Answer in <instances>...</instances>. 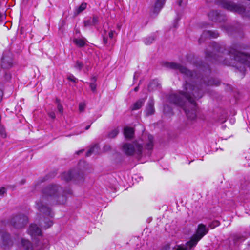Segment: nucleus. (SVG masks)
Wrapping results in <instances>:
<instances>
[{
    "mask_svg": "<svg viewBox=\"0 0 250 250\" xmlns=\"http://www.w3.org/2000/svg\"><path fill=\"white\" fill-rule=\"evenodd\" d=\"M165 67L179 71L185 76L184 89L186 92L180 91L178 94H171L168 96L170 103L182 107L188 119L194 120L196 118L197 104L194 99L201 98L204 94L203 87L206 85L217 86L220 83L218 79L204 77L196 72H191L180 64L165 62Z\"/></svg>",
    "mask_w": 250,
    "mask_h": 250,
    "instance_id": "1",
    "label": "nucleus"
},
{
    "mask_svg": "<svg viewBox=\"0 0 250 250\" xmlns=\"http://www.w3.org/2000/svg\"><path fill=\"white\" fill-rule=\"evenodd\" d=\"M209 47L212 50L205 51V58L214 63L230 65L233 61L240 62L250 68V54H247L238 51V47L234 46L226 49L223 44L217 42L211 43Z\"/></svg>",
    "mask_w": 250,
    "mask_h": 250,
    "instance_id": "2",
    "label": "nucleus"
},
{
    "mask_svg": "<svg viewBox=\"0 0 250 250\" xmlns=\"http://www.w3.org/2000/svg\"><path fill=\"white\" fill-rule=\"evenodd\" d=\"M42 196L36 201V208L42 214L53 217L54 214L49 205L64 204L68 195L72 194L70 189L63 190L58 184H51L42 190Z\"/></svg>",
    "mask_w": 250,
    "mask_h": 250,
    "instance_id": "3",
    "label": "nucleus"
},
{
    "mask_svg": "<svg viewBox=\"0 0 250 250\" xmlns=\"http://www.w3.org/2000/svg\"><path fill=\"white\" fill-rule=\"evenodd\" d=\"M153 137L148 134L146 137V142L144 146L137 141L133 142L132 144L125 143L123 145V149L125 153L129 156L136 155L137 157L140 158L144 153L145 155L149 154L150 151L153 148Z\"/></svg>",
    "mask_w": 250,
    "mask_h": 250,
    "instance_id": "4",
    "label": "nucleus"
},
{
    "mask_svg": "<svg viewBox=\"0 0 250 250\" xmlns=\"http://www.w3.org/2000/svg\"><path fill=\"white\" fill-rule=\"evenodd\" d=\"M14 65L13 55L9 49H6L3 53L0 60V80L6 82L11 79V74L9 70Z\"/></svg>",
    "mask_w": 250,
    "mask_h": 250,
    "instance_id": "5",
    "label": "nucleus"
},
{
    "mask_svg": "<svg viewBox=\"0 0 250 250\" xmlns=\"http://www.w3.org/2000/svg\"><path fill=\"white\" fill-rule=\"evenodd\" d=\"M208 228L203 224L198 225L196 233L194 234L189 241L186 243L185 246H179L177 248H173V250H188L193 248L197 243L208 232Z\"/></svg>",
    "mask_w": 250,
    "mask_h": 250,
    "instance_id": "6",
    "label": "nucleus"
},
{
    "mask_svg": "<svg viewBox=\"0 0 250 250\" xmlns=\"http://www.w3.org/2000/svg\"><path fill=\"white\" fill-rule=\"evenodd\" d=\"M216 3L218 6L231 12L241 15L243 17H250V11L241 4H237L226 0H216Z\"/></svg>",
    "mask_w": 250,
    "mask_h": 250,
    "instance_id": "7",
    "label": "nucleus"
},
{
    "mask_svg": "<svg viewBox=\"0 0 250 250\" xmlns=\"http://www.w3.org/2000/svg\"><path fill=\"white\" fill-rule=\"evenodd\" d=\"M28 218L24 214H19L13 216L10 221L11 225L16 229L24 228L28 223Z\"/></svg>",
    "mask_w": 250,
    "mask_h": 250,
    "instance_id": "8",
    "label": "nucleus"
},
{
    "mask_svg": "<svg viewBox=\"0 0 250 250\" xmlns=\"http://www.w3.org/2000/svg\"><path fill=\"white\" fill-rule=\"evenodd\" d=\"M62 178L64 181L68 182L72 179L75 181H83V175L82 173H76L75 170H70L68 172H64L62 174Z\"/></svg>",
    "mask_w": 250,
    "mask_h": 250,
    "instance_id": "9",
    "label": "nucleus"
},
{
    "mask_svg": "<svg viewBox=\"0 0 250 250\" xmlns=\"http://www.w3.org/2000/svg\"><path fill=\"white\" fill-rule=\"evenodd\" d=\"M209 19L212 21L220 23L225 21L226 20L225 15L220 14L217 11L212 10L208 14Z\"/></svg>",
    "mask_w": 250,
    "mask_h": 250,
    "instance_id": "10",
    "label": "nucleus"
},
{
    "mask_svg": "<svg viewBox=\"0 0 250 250\" xmlns=\"http://www.w3.org/2000/svg\"><path fill=\"white\" fill-rule=\"evenodd\" d=\"M0 244L7 248L13 245V242L8 233L0 229Z\"/></svg>",
    "mask_w": 250,
    "mask_h": 250,
    "instance_id": "11",
    "label": "nucleus"
},
{
    "mask_svg": "<svg viewBox=\"0 0 250 250\" xmlns=\"http://www.w3.org/2000/svg\"><path fill=\"white\" fill-rule=\"evenodd\" d=\"M219 36V34L217 31H204L201 36V37L199 38L198 42L199 43H201L207 38H216Z\"/></svg>",
    "mask_w": 250,
    "mask_h": 250,
    "instance_id": "12",
    "label": "nucleus"
},
{
    "mask_svg": "<svg viewBox=\"0 0 250 250\" xmlns=\"http://www.w3.org/2000/svg\"><path fill=\"white\" fill-rule=\"evenodd\" d=\"M28 233L33 238H36L42 235L41 229L37 225L33 224L30 225L28 229Z\"/></svg>",
    "mask_w": 250,
    "mask_h": 250,
    "instance_id": "13",
    "label": "nucleus"
},
{
    "mask_svg": "<svg viewBox=\"0 0 250 250\" xmlns=\"http://www.w3.org/2000/svg\"><path fill=\"white\" fill-rule=\"evenodd\" d=\"M154 102L153 99H150L147 104V105L145 110L146 114V116H149L153 114L155 112V109L154 107Z\"/></svg>",
    "mask_w": 250,
    "mask_h": 250,
    "instance_id": "14",
    "label": "nucleus"
},
{
    "mask_svg": "<svg viewBox=\"0 0 250 250\" xmlns=\"http://www.w3.org/2000/svg\"><path fill=\"white\" fill-rule=\"evenodd\" d=\"M166 0H157L153 8V13L157 14L165 3Z\"/></svg>",
    "mask_w": 250,
    "mask_h": 250,
    "instance_id": "15",
    "label": "nucleus"
},
{
    "mask_svg": "<svg viewBox=\"0 0 250 250\" xmlns=\"http://www.w3.org/2000/svg\"><path fill=\"white\" fill-rule=\"evenodd\" d=\"M134 131L133 128L125 127L124 129V134L125 137L128 139H131L134 137Z\"/></svg>",
    "mask_w": 250,
    "mask_h": 250,
    "instance_id": "16",
    "label": "nucleus"
},
{
    "mask_svg": "<svg viewBox=\"0 0 250 250\" xmlns=\"http://www.w3.org/2000/svg\"><path fill=\"white\" fill-rule=\"evenodd\" d=\"M87 40L84 38L80 39H74L73 40L74 43L79 47L82 48L86 44Z\"/></svg>",
    "mask_w": 250,
    "mask_h": 250,
    "instance_id": "17",
    "label": "nucleus"
},
{
    "mask_svg": "<svg viewBox=\"0 0 250 250\" xmlns=\"http://www.w3.org/2000/svg\"><path fill=\"white\" fill-rule=\"evenodd\" d=\"M145 102V99H141L135 102L132 107V110H136L140 109L144 104Z\"/></svg>",
    "mask_w": 250,
    "mask_h": 250,
    "instance_id": "18",
    "label": "nucleus"
},
{
    "mask_svg": "<svg viewBox=\"0 0 250 250\" xmlns=\"http://www.w3.org/2000/svg\"><path fill=\"white\" fill-rule=\"evenodd\" d=\"M21 245L24 250H30L32 248L31 243L27 240L22 239L21 240Z\"/></svg>",
    "mask_w": 250,
    "mask_h": 250,
    "instance_id": "19",
    "label": "nucleus"
},
{
    "mask_svg": "<svg viewBox=\"0 0 250 250\" xmlns=\"http://www.w3.org/2000/svg\"><path fill=\"white\" fill-rule=\"evenodd\" d=\"M156 39V36L155 35H151V36L146 37L144 39L143 42L146 45H150L151 44L153 41Z\"/></svg>",
    "mask_w": 250,
    "mask_h": 250,
    "instance_id": "20",
    "label": "nucleus"
},
{
    "mask_svg": "<svg viewBox=\"0 0 250 250\" xmlns=\"http://www.w3.org/2000/svg\"><path fill=\"white\" fill-rule=\"evenodd\" d=\"M232 240L234 244H236L239 242H242L244 240L245 238L243 236L239 234H234L231 237Z\"/></svg>",
    "mask_w": 250,
    "mask_h": 250,
    "instance_id": "21",
    "label": "nucleus"
},
{
    "mask_svg": "<svg viewBox=\"0 0 250 250\" xmlns=\"http://www.w3.org/2000/svg\"><path fill=\"white\" fill-rule=\"evenodd\" d=\"M222 28L228 33H231L233 31L236 30L233 26L230 25L225 24L222 26Z\"/></svg>",
    "mask_w": 250,
    "mask_h": 250,
    "instance_id": "22",
    "label": "nucleus"
},
{
    "mask_svg": "<svg viewBox=\"0 0 250 250\" xmlns=\"http://www.w3.org/2000/svg\"><path fill=\"white\" fill-rule=\"evenodd\" d=\"M87 4L86 3H82L77 8H76L75 13L79 14L85 10L86 8Z\"/></svg>",
    "mask_w": 250,
    "mask_h": 250,
    "instance_id": "23",
    "label": "nucleus"
},
{
    "mask_svg": "<svg viewBox=\"0 0 250 250\" xmlns=\"http://www.w3.org/2000/svg\"><path fill=\"white\" fill-rule=\"evenodd\" d=\"M99 146L98 144H95L93 146H91L86 153V156H90L94 152L95 149H98Z\"/></svg>",
    "mask_w": 250,
    "mask_h": 250,
    "instance_id": "24",
    "label": "nucleus"
},
{
    "mask_svg": "<svg viewBox=\"0 0 250 250\" xmlns=\"http://www.w3.org/2000/svg\"><path fill=\"white\" fill-rule=\"evenodd\" d=\"M119 132L118 128H114L108 133L107 136L109 138H113L118 134Z\"/></svg>",
    "mask_w": 250,
    "mask_h": 250,
    "instance_id": "25",
    "label": "nucleus"
},
{
    "mask_svg": "<svg viewBox=\"0 0 250 250\" xmlns=\"http://www.w3.org/2000/svg\"><path fill=\"white\" fill-rule=\"evenodd\" d=\"M220 224V222L218 220H214L212 222L209 224L208 228H210V229H213L215 227L219 226Z\"/></svg>",
    "mask_w": 250,
    "mask_h": 250,
    "instance_id": "26",
    "label": "nucleus"
},
{
    "mask_svg": "<svg viewBox=\"0 0 250 250\" xmlns=\"http://www.w3.org/2000/svg\"><path fill=\"white\" fill-rule=\"evenodd\" d=\"M158 86L157 84V82L155 81H153L151 82L148 86V88L149 90H152L155 88H157Z\"/></svg>",
    "mask_w": 250,
    "mask_h": 250,
    "instance_id": "27",
    "label": "nucleus"
},
{
    "mask_svg": "<svg viewBox=\"0 0 250 250\" xmlns=\"http://www.w3.org/2000/svg\"><path fill=\"white\" fill-rule=\"evenodd\" d=\"M199 66L200 68L202 69L204 71H208L210 72V68L209 67V66L208 64H203V62H201V64L199 65Z\"/></svg>",
    "mask_w": 250,
    "mask_h": 250,
    "instance_id": "28",
    "label": "nucleus"
},
{
    "mask_svg": "<svg viewBox=\"0 0 250 250\" xmlns=\"http://www.w3.org/2000/svg\"><path fill=\"white\" fill-rule=\"evenodd\" d=\"M45 225L43 227L46 229L50 227L53 225L52 221L50 219H46L45 220Z\"/></svg>",
    "mask_w": 250,
    "mask_h": 250,
    "instance_id": "29",
    "label": "nucleus"
},
{
    "mask_svg": "<svg viewBox=\"0 0 250 250\" xmlns=\"http://www.w3.org/2000/svg\"><path fill=\"white\" fill-rule=\"evenodd\" d=\"M83 67V63L80 62L79 61H77L75 63V64L74 65V67L77 69H78L79 71H81L82 69V68Z\"/></svg>",
    "mask_w": 250,
    "mask_h": 250,
    "instance_id": "30",
    "label": "nucleus"
},
{
    "mask_svg": "<svg viewBox=\"0 0 250 250\" xmlns=\"http://www.w3.org/2000/svg\"><path fill=\"white\" fill-rule=\"evenodd\" d=\"M93 79L94 82H92V83H89V86H90V87L91 90L92 91L94 92L96 90V89L97 85H96V83H95L96 79L94 78H93Z\"/></svg>",
    "mask_w": 250,
    "mask_h": 250,
    "instance_id": "31",
    "label": "nucleus"
},
{
    "mask_svg": "<svg viewBox=\"0 0 250 250\" xmlns=\"http://www.w3.org/2000/svg\"><path fill=\"white\" fill-rule=\"evenodd\" d=\"M0 134L3 138H5L6 137V134L5 132V128L3 127V126L2 125L0 124Z\"/></svg>",
    "mask_w": 250,
    "mask_h": 250,
    "instance_id": "32",
    "label": "nucleus"
},
{
    "mask_svg": "<svg viewBox=\"0 0 250 250\" xmlns=\"http://www.w3.org/2000/svg\"><path fill=\"white\" fill-rule=\"evenodd\" d=\"M85 107V104L84 102H81L79 105V110L80 112H83Z\"/></svg>",
    "mask_w": 250,
    "mask_h": 250,
    "instance_id": "33",
    "label": "nucleus"
},
{
    "mask_svg": "<svg viewBox=\"0 0 250 250\" xmlns=\"http://www.w3.org/2000/svg\"><path fill=\"white\" fill-rule=\"evenodd\" d=\"M84 26H85V27L94 25L93 24V23H92V21H91V20H90V19L87 20H85L84 21Z\"/></svg>",
    "mask_w": 250,
    "mask_h": 250,
    "instance_id": "34",
    "label": "nucleus"
},
{
    "mask_svg": "<svg viewBox=\"0 0 250 250\" xmlns=\"http://www.w3.org/2000/svg\"><path fill=\"white\" fill-rule=\"evenodd\" d=\"M67 79L70 81L74 83H77V79L73 75H69Z\"/></svg>",
    "mask_w": 250,
    "mask_h": 250,
    "instance_id": "35",
    "label": "nucleus"
},
{
    "mask_svg": "<svg viewBox=\"0 0 250 250\" xmlns=\"http://www.w3.org/2000/svg\"><path fill=\"white\" fill-rule=\"evenodd\" d=\"M90 20L94 25H96L98 22V18L97 16H93Z\"/></svg>",
    "mask_w": 250,
    "mask_h": 250,
    "instance_id": "36",
    "label": "nucleus"
},
{
    "mask_svg": "<svg viewBox=\"0 0 250 250\" xmlns=\"http://www.w3.org/2000/svg\"><path fill=\"white\" fill-rule=\"evenodd\" d=\"M5 193H6V189L4 187L0 188V196H3Z\"/></svg>",
    "mask_w": 250,
    "mask_h": 250,
    "instance_id": "37",
    "label": "nucleus"
},
{
    "mask_svg": "<svg viewBox=\"0 0 250 250\" xmlns=\"http://www.w3.org/2000/svg\"><path fill=\"white\" fill-rule=\"evenodd\" d=\"M57 109L61 114H62L63 108L62 106L60 103H59L57 105Z\"/></svg>",
    "mask_w": 250,
    "mask_h": 250,
    "instance_id": "38",
    "label": "nucleus"
},
{
    "mask_svg": "<svg viewBox=\"0 0 250 250\" xmlns=\"http://www.w3.org/2000/svg\"><path fill=\"white\" fill-rule=\"evenodd\" d=\"M48 116L50 118H51L52 119H54L55 118V114L54 112H50L48 113Z\"/></svg>",
    "mask_w": 250,
    "mask_h": 250,
    "instance_id": "39",
    "label": "nucleus"
},
{
    "mask_svg": "<svg viewBox=\"0 0 250 250\" xmlns=\"http://www.w3.org/2000/svg\"><path fill=\"white\" fill-rule=\"evenodd\" d=\"M114 33H115V31H112V30H111L108 33V36H109L110 39H112L113 38Z\"/></svg>",
    "mask_w": 250,
    "mask_h": 250,
    "instance_id": "40",
    "label": "nucleus"
},
{
    "mask_svg": "<svg viewBox=\"0 0 250 250\" xmlns=\"http://www.w3.org/2000/svg\"><path fill=\"white\" fill-rule=\"evenodd\" d=\"M170 249V244H167L166 245L165 247L164 248V249L163 250H168Z\"/></svg>",
    "mask_w": 250,
    "mask_h": 250,
    "instance_id": "41",
    "label": "nucleus"
},
{
    "mask_svg": "<svg viewBox=\"0 0 250 250\" xmlns=\"http://www.w3.org/2000/svg\"><path fill=\"white\" fill-rule=\"evenodd\" d=\"M103 41L105 44H107L108 42V38L105 36L103 37Z\"/></svg>",
    "mask_w": 250,
    "mask_h": 250,
    "instance_id": "42",
    "label": "nucleus"
},
{
    "mask_svg": "<svg viewBox=\"0 0 250 250\" xmlns=\"http://www.w3.org/2000/svg\"><path fill=\"white\" fill-rule=\"evenodd\" d=\"M3 96V91L1 89H0V104L1 102Z\"/></svg>",
    "mask_w": 250,
    "mask_h": 250,
    "instance_id": "43",
    "label": "nucleus"
},
{
    "mask_svg": "<svg viewBox=\"0 0 250 250\" xmlns=\"http://www.w3.org/2000/svg\"><path fill=\"white\" fill-rule=\"evenodd\" d=\"M83 150H84L83 149H82V150H79V151H77V152H76V153H77V154L79 155V154H80V153H82V152L83 151Z\"/></svg>",
    "mask_w": 250,
    "mask_h": 250,
    "instance_id": "44",
    "label": "nucleus"
},
{
    "mask_svg": "<svg viewBox=\"0 0 250 250\" xmlns=\"http://www.w3.org/2000/svg\"><path fill=\"white\" fill-rule=\"evenodd\" d=\"M182 0H178V5L180 6H182Z\"/></svg>",
    "mask_w": 250,
    "mask_h": 250,
    "instance_id": "45",
    "label": "nucleus"
},
{
    "mask_svg": "<svg viewBox=\"0 0 250 250\" xmlns=\"http://www.w3.org/2000/svg\"><path fill=\"white\" fill-rule=\"evenodd\" d=\"M139 90V86H136V87H135L134 90V91L135 92H137Z\"/></svg>",
    "mask_w": 250,
    "mask_h": 250,
    "instance_id": "46",
    "label": "nucleus"
},
{
    "mask_svg": "<svg viewBox=\"0 0 250 250\" xmlns=\"http://www.w3.org/2000/svg\"><path fill=\"white\" fill-rule=\"evenodd\" d=\"M90 126V125L86 126L85 127V130H88Z\"/></svg>",
    "mask_w": 250,
    "mask_h": 250,
    "instance_id": "47",
    "label": "nucleus"
},
{
    "mask_svg": "<svg viewBox=\"0 0 250 250\" xmlns=\"http://www.w3.org/2000/svg\"><path fill=\"white\" fill-rule=\"evenodd\" d=\"M21 182V184H23L25 183V180H22Z\"/></svg>",
    "mask_w": 250,
    "mask_h": 250,
    "instance_id": "48",
    "label": "nucleus"
},
{
    "mask_svg": "<svg viewBox=\"0 0 250 250\" xmlns=\"http://www.w3.org/2000/svg\"><path fill=\"white\" fill-rule=\"evenodd\" d=\"M2 17V15L1 13H0V19Z\"/></svg>",
    "mask_w": 250,
    "mask_h": 250,
    "instance_id": "49",
    "label": "nucleus"
},
{
    "mask_svg": "<svg viewBox=\"0 0 250 250\" xmlns=\"http://www.w3.org/2000/svg\"><path fill=\"white\" fill-rule=\"evenodd\" d=\"M248 5L249 6V8H250V3Z\"/></svg>",
    "mask_w": 250,
    "mask_h": 250,
    "instance_id": "50",
    "label": "nucleus"
},
{
    "mask_svg": "<svg viewBox=\"0 0 250 250\" xmlns=\"http://www.w3.org/2000/svg\"><path fill=\"white\" fill-rule=\"evenodd\" d=\"M44 181H45V180H42V182H43Z\"/></svg>",
    "mask_w": 250,
    "mask_h": 250,
    "instance_id": "51",
    "label": "nucleus"
},
{
    "mask_svg": "<svg viewBox=\"0 0 250 250\" xmlns=\"http://www.w3.org/2000/svg\"><path fill=\"white\" fill-rule=\"evenodd\" d=\"M248 1H250V0H247Z\"/></svg>",
    "mask_w": 250,
    "mask_h": 250,
    "instance_id": "52",
    "label": "nucleus"
}]
</instances>
